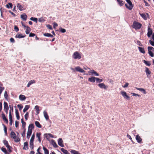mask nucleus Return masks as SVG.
<instances>
[{
	"label": "nucleus",
	"instance_id": "obj_1",
	"mask_svg": "<svg viewBox=\"0 0 154 154\" xmlns=\"http://www.w3.org/2000/svg\"><path fill=\"white\" fill-rule=\"evenodd\" d=\"M10 136L14 140L15 142H18L20 141V139L19 138L16 136L15 133L14 132L12 131L11 132Z\"/></svg>",
	"mask_w": 154,
	"mask_h": 154
},
{
	"label": "nucleus",
	"instance_id": "obj_2",
	"mask_svg": "<svg viewBox=\"0 0 154 154\" xmlns=\"http://www.w3.org/2000/svg\"><path fill=\"white\" fill-rule=\"evenodd\" d=\"M72 56L73 58L75 59H79L81 57V55L78 51L75 52L73 53Z\"/></svg>",
	"mask_w": 154,
	"mask_h": 154
},
{
	"label": "nucleus",
	"instance_id": "obj_3",
	"mask_svg": "<svg viewBox=\"0 0 154 154\" xmlns=\"http://www.w3.org/2000/svg\"><path fill=\"white\" fill-rule=\"evenodd\" d=\"M125 1L129 5H128L126 4H125V6L129 10H132L133 7V5L131 1L130 0H125Z\"/></svg>",
	"mask_w": 154,
	"mask_h": 154
},
{
	"label": "nucleus",
	"instance_id": "obj_4",
	"mask_svg": "<svg viewBox=\"0 0 154 154\" xmlns=\"http://www.w3.org/2000/svg\"><path fill=\"white\" fill-rule=\"evenodd\" d=\"M21 23H22V26H23L24 27V28L26 29V30L25 31V32H26V34H29L31 30V29L30 28V27H29V26H25L24 24L23 23V22H21Z\"/></svg>",
	"mask_w": 154,
	"mask_h": 154
},
{
	"label": "nucleus",
	"instance_id": "obj_5",
	"mask_svg": "<svg viewBox=\"0 0 154 154\" xmlns=\"http://www.w3.org/2000/svg\"><path fill=\"white\" fill-rule=\"evenodd\" d=\"M141 26V24L137 22H134L133 24V28L136 29H140Z\"/></svg>",
	"mask_w": 154,
	"mask_h": 154
},
{
	"label": "nucleus",
	"instance_id": "obj_6",
	"mask_svg": "<svg viewBox=\"0 0 154 154\" xmlns=\"http://www.w3.org/2000/svg\"><path fill=\"white\" fill-rule=\"evenodd\" d=\"M89 74L90 75H94V76H99V74L94 70H90L88 72Z\"/></svg>",
	"mask_w": 154,
	"mask_h": 154
},
{
	"label": "nucleus",
	"instance_id": "obj_7",
	"mask_svg": "<svg viewBox=\"0 0 154 154\" xmlns=\"http://www.w3.org/2000/svg\"><path fill=\"white\" fill-rule=\"evenodd\" d=\"M145 72L147 77L149 78L151 76L150 75L151 73V72L149 70L148 67H145Z\"/></svg>",
	"mask_w": 154,
	"mask_h": 154
},
{
	"label": "nucleus",
	"instance_id": "obj_8",
	"mask_svg": "<svg viewBox=\"0 0 154 154\" xmlns=\"http://www.w3.org/2000/svg\"><path fill=\"white\" fill-rule=\"evenodd\" d=\"M75 70L81 73L85 72V71L83 69L81 68L79 66H78L75 68Z\"/></svg>",
	"mask_w": 154,
	"mask_h": 154
},
{
	"label": "nucleus",
	"instance_id": "obj_9",
	"mask_svg": "<svg viewBox=\"0 0 154 154\" xmlns=\"http://www.w3.org/2000/svg\"><path fill=\"white\" fill-rule=\"evenodd\" d=\"M148 31L147 35L149 37L152 34V29L150 28L149 26H148Z\"/></svg>",
	"mask_w": 154,
	"mask_h": 154
},
{
	"label": "nucleus",
	"instance_id": "obj_10",
	"mask_svg": "<svg viewBox=\"0 0 154 154\" xmlns=\"http://www.w3.org/2000/svg\"><path fill=\"white\" fill-rule=\"evenodd\" d=\"M98 86L101 88H103L104 89H106L108 87L106 85L103 83H101L98 85Z\"/></svg>",
	"mask_w": 154,
	"mask_h": 154
},
{
	"label": "nucleus",
	"instance_id": "obj_11",
	"mask_svg": "<svg viewBox=\"0 0 154 154\" xmlns=\"http://www.w3.org/2000/svg\"><path fill=\"white\" fill-rule=\"evenodd\" d=\"M58 145L61 147H63L64 146L63 141L62 138H59L58 140Z\"/></svg>",
	"mask_w": 154,
	"mask_h": 154
},
{
	"label": "nucleus",
	"instance_id": "obj_12",
	"mask_svg": "<svg viewBox=\"0 0 154 154\" xmlns=\"http://www.w3.org/2000/svg\"><path fill=\"white\" fill-rule=\"evenodd\" d=\"M121 94L125 98L127 99H129V96L127 95V94L125 92L122 91L121 92Z\"/></svg>",
	"mask_w": 154,
	"mask_h": 154
},
{
	"label": "nucleus",
	"instance_id": "obj_13",
	"mask_svg": "<svg viewBox=\"0 0 154 154\" xmlns=\"http://www.w3.org/2000/svg\"><path fill=\"white\" fill-rule=\"evenodd\" d=\"M96 77L94 76H91L88 79V81L94 83L96 80Z\"/></svg>",
	"mask_w": 154,
	"mask_h": 154
},
{
	"label": "nucleus",
	"instance_id": "obj_14",
	"mask_svg": "<svg viewBox=\"0 0 154 154\" xmlns=\"http://www.w3.org/2000/svg\"><path fill=\"white\" fill-rule=\"evenodd\" d=\"M136 139L137 142L139 143H141L142 139L138 135H137L136 136Z\"/></svg>",
	"mask_w": 154,
	"mask_h": 154
},
{
	"label": "nucleus",
	"instance_id": "obj_15",
	"mask_svg": "<svg viewBox=\"0 0 154 154\" xmlns=\"http://www.w3.org/2000/svg\"><path fill=\"white\" fill-rule=\"evenodd\" d=\"M36 82V81L35 80H31L29 81L28 82L27 85V87L29 88L30 87V85L33 84L35 83Z\"/></svg>",
	"mask_w": 154,
	"mask_h": 154
},
{
	"label": "nucleus",
	"instance_id": "obj_16",
	"mask_svg": "<svg viewBox=\"0 0 154 154\" xmlns=\"http://www.w3.org/2000/svg\"><path fill=\"white\" fill-rule=\"evenodd\" d=\"M41 133H37L36 134V137L38 138V140L39 143L41 141Z\"/></svg>",
	"mask_w": 154,
	"mask_h": 154
},
{
	"label": "nucleus",
	"instance_id": "obj_17",
	"mask_svg": "<svg viewBox=\"0 0 154 154\" xmlns=\"http://www.w3.org/2000/svg\"><path fill=\"white\" fill-rule=\"evenodd\" d=\"M44 116L46 120H48L49 119V116L47 114V112L45 111H43Z\"/></svg>",
	"mask_w": 154,
	"mask_h": 154
},
{
	"label": "nucleus",
	"instance_id": "obj_18",
	"mask_svg": "<svg viewBox=\"0 0 154 154\" xmlns=\"http://www.w3.org/2000/svg\"><path fill=\"white\" fill-rule=\"evenodd\" d=\"M26 99V97L25 96L23 95L20 94L19 96V99L20 100H24Z\"/></svg>",
	"mask_w": 154,
	"mask_h": 154
},
{
	"label": "nucleus",
	"instance_id": "obj_19",
	"mask_svg": "<svg viewBox=\"0 0 154 154\" xmlns=\"http://www.w3.org/2000/svg\"><path fill=\"white\" fill-rule=\"evenodd\" d=\"M21 18L23 20L26 21L27 18V16L25 13H24L21 15Z\"/></svg>",
	"mask_w": 154,
	"mask_h": 154
},
{
	"label": "nucleus",
	"instance_id": "obj_20",
	"mask_svg": "<svg viewBox=\"0 0 154 154\" xmlns=\"http://www.w3.org/2000/svg\"><path fill=\"white\" fill-rule=\"evenodd\" d=\"M4 110H8L9 107L8 106L7 103L5 102H4Z\"/></svg>",
	"mask_w": 154,
	"mask_h": 154
},
{
	"label": "nucleus",
	"instance_id": "obj_21",
	"mask_svg": "<svg viewBox=\"0 0 154 154\" xmlns=\"http://www.w3.org/2000/svg\"><path fill=\"white\" fill-rule=\"evenodd\" d=\"M51 143L54 147L57 148L58 147V146L54 140H51Z\"/></svg>",
	"mask_w": 154,
	"mask_h": 154
},
{
	"label": "nucleus",
	"instance_id": "obj_22",
	"mask_svg": "<svg viewBox=\"0 0 154 154\" xmlns=\"http://www.w3.org/2000/svg\"><path fill=\"white\" fill-rule=\"evenodd\" d=\"M138 48L140 52L143 54L145 53V52L144 48L139 47Z\"/></svg>",
	"mask_w": 154,
	"mask_h": 154
},
{
	"label": "nucleus",
	"instance_id": "obj_23",
	"mask_svg": "<svg viewBox=\"0 0 154 154\" xmlns=\"http://www.w3.org/2000/svg\"><path fill=\"white\" fill-rule=\"evenodd\" d=\"M60 150L65 154H70L67 150L63 148H61Z\"/></svg>",
	"mask_w": 154,
	"mask_h": 154
},
{
	"label": "nucleus",
	"instance_id": "obj_24",
	"mask_svg": "<svg viewBox=\"0 0 154 154\" xmlns=\"http://www.w3.org/2000/svg\"><path fill=\"white\" fill-rule=\"evenodd\" d=\"M2 117L3 119L5 122L6 123H8V119L6 118L4 114L2 113Z\"/></svg>",
	"mask_w": 154,
	"mask_h": 154
},
{
	"label": "nucleus",
	"instance_id": "obj_25",
	"mask_svg": "<svg viewBox=\"0 0 154 154\" xmlns=\"http://www.w3.org/2000/svg\"><path fill=\"white\" fill-rule=\"evenodd\" d=\"M25 37V36H23L22 34H17L15 36L16 38H23Z\"/></svg>",
	"mask_w": 154,
	"mask_h": 154
},
{
	"label": "nucleus",
	"instance_id": "obj_26",
	"mask_svg": "<svg viewBox=\"0 0 154 154\" xmlns=\"http://www.w3.org/2000/svg\"><path fill=\"white\" fill-rule=\"evenodd\" d=\"M45 135H47L46 136H45V137L48 140L49 137H51V138H54V137L53 135H52L51 134H45Z\"/></svg>",
	"mask_w": 154,
	"mask_h": 154
},
{
	"label": "nucleus",
	"instance_id": "obj_27",
	"mask_svg": "<svg viewBox=\"0 0 154 154\" xmlns=\"http://www.w3.org/2000/svg\"><path fill=\"white\" fill-rule=\"evenodd\" d=\"M136 89L137 90L142 92L144 94H146V92L145 91V90L143 88H136Z\"/></svg>",
	"mask_w": 154,
	"mask_h": 154
},
{
	"label": "nucleus",
	"instance_id": "obj_28",
	"mask_svg": "<svg viewBox=\"0 0 154 154\" xmlns=\"http://www.w3.org/2000/svg\"><path fill=\"white\" fill-rule=\"evenodd\" d=\"M23 149L25 150H27L28 149V142H25L24 143Z\"/></svg>",
	"mask_w": 154,
	"mask_h": 154
},
{
	"label": "nucleus",
	"instance_id": "obj_29",
	"mask_svg": "<svg viewBox=\"0 0 154 154\" xmlns=\"http://www.w3.org/2000/svg\"><path fill=\"white\" fill-rule=\"evenodd\" d=\"M17 7L19 9L20 11H22L23 10V7H22L21 5L19 3H18L17 5Z\"/></svg>",
	"mask_w": 154,
	"mask_h": 154
},
{
	"label": "nucleus",
	"instance_id": "obj_30",
	"mask_svg": "<svg viewBox=\"0 0 154 154\" xmlns=\"http://www.w3.org/2000/svg\"><path fill=\"white\" fill-rule=\"evenodd\" d=\"M15 114L17 118V120H19L20 119V116L19 115V113L18 112V111L17 109H16L15 110Z\"/></svg>",
	"mask_w": 154,
	"mask_h": 154
},
{
	"label": "nucleus",
	"instance_id": "obj_31",
	"mask_svg": "<svg viewBox=\"0 0 154 154\" xmlns=\"http://www.w3.org/2000/svg\"><path fill=\"white\" fill-rule=\"evenodd\" d=\"M34 128V125L32 124H29L28 126V130L32 131V129Z\"/></svg>",
	"mask_w": 154,
	"mask_h": 154
},
{
	"label": "nucleus",
	"instance_id": "obj_32",
	"mask_svg": "<svg viewBox=\"0 0 154 154\" xmlns=\"http://www.w3.org/2000/svg\"><path fill=\"white\" fill-rule=\"evenodd\" d=\"M35 124L36 126L38 128H41L42 125L40 124L39 122L38 121L35 122Z\"/></svg>",
	"mask_w": 154,
	"mask_h": 154
},
{
	"label": "nucleus",
	"instance_id": "obj_33",
	"mask_svg": "<svg viewBox=\"0 0 154 154\" xmlns=\"http://www.w3.org/2000/svg\"><path fill=\"white\" fill-rule=\"evenodd\" d=\"M152 38L154 41V33H153L152 35ZM149 43L152 46H154V42L152 41L151 40H149Z\"/></svg>",
	"mask_w": 154,
	"mask_h": 154
},
{
	"label": "nucleus",
	"instance_id": "obj_34",
	"mask_svg": "<svg viewBox=\"0 0 154 154\" xmlns=\"http://www.w3.org/2000/svg\"><path fill=\"white\" fill-rule=\"evenodd\" d=\"M30 106L29 105H26L25 106L24 109H23V112H25L29 108Z\"/></svg>",
	"mask_w": 154,
	"mask_h": 154
},
{
	"label": "nucleus",
	"instance_id": "obj_35",
	"mask_svg": "<svg viewBox=\"0 0 154 154\" xmlns=\"http://www.w3.org/2000/svg\"><path fill=\"white\" fill-rule=\"evenodd\" d=\"M35 109L36 110L37 112V114H38L39 113V107L38 106L36 105L35 106Z\"/></svg>",
	"mask_w": 154,
	"mask_h": 154
},
{
	"label": "nucleus",
	"instance_id": "obj_36",
	"mask_svg": "<svg viewBox=\"0 0 154 154\" xmlns=\"http://www.w3.org/2000/svg\"><path fill=\"white\" fill-rule=\"evenodd\" d=\"M1 150L2 152H3L5 154H9V153L6 150V149L4 147H2L1 148Z\"/></svg>",
	"mask_w": 154,
	"mask_h": 154
},
{
	"label": "nucleus",
	"instance_id": "obj_37",
	"mask_svg": "<svg viewBox=\"0 0 154 154\" xmlns=\"http://www.w3.org/2000/svg\"><path fill=\"white\" fill-rule=\"evenodd\" d=\"M44 35L45 36L48 37H53V35L51 34L50 33H45L44 34Z\"/></svg>",
	"mask_w": 154,
	"mask_h": 154
},
{
	"label": "nucleus",
	"instance_id": "obj_38",
	"mask_svg": "<svg viewBox=\"0 0 154 154\" xmlns=\"http://www.w3.org/2000/svg\"><path fill=\"white\" fill-rule=\"evenodd\" d=\"M43 149L44 151L45 154H49L48 150L45 147L43 146Z\"/></svg>",
	"mask_w": 154,
	"mask_h": 154
},
{
	"label": "nucleus",
	"instance_id": "obj_39",
	"mask_svg": "<svg viewBox=\"0 0 154 154\" xmlns=\"http://www.w3.org/2000/svg\"><path fill=\"white\" fill-rule=\"evenodd\" d=\"M3 143L6 147H9V145L7 141L5 140H4L3 141Z\"/></svg>",
	"mask_w": 154,
	"mask_h": 154
},
{
	"label": "nucleus",
	"instance_id": "obj_40",
	"mask_svg": "<svg viewBox=\"0 0 154 154\" xmlns=\"http://www.w3.org/2000/svg\"><path fill=\"white\" fill-rule=\"evenodd\" d=\"M143 62L148 66H150L151 65L150 62L149 61H146L145 60H143Z\"/></svg>",
	"mask_w": 154,
	"mask_h": 154
},
{
	"label": "nucleus",
	"instance_id": "obj_41",
	"mask_svg": "<svg viewBox=\"0 0 154 154\" xmlns=\"http://www.w3.org/2000/svg\"><path fill=\"white\" fill-rule=\"evenodd\" d=\"M12 4L11 3H9L8 4L6 5V7L7 8H9L10 7L11 8H12Z\"/></svg>",
	"mask_w": 154,
	"mask_h": 154
},
{
	"label": "nucleus",
	"instance_id": "obj_42",
	"mask_svg": "<svg viewBox=\"0 0 154 154\" xmlns=\"http://www.w3.org/2000/svg\"><path fill=\"white\" fill-rule=\"evenodd\" d=\"M96 81L97 83L98 82H102L103 81V79L96 77Z\"/></svg>",
	"mask_w": 154,
	"mask_h": 154
},
{
	"label": "nucleus",
	"instance_id": "obj_43",
	"mask_svg": "<svg viewBox=\"0 0 154 154\" xmlns=\"http://www.w3.org/2000/svg\"><path fill=\"white\" fill-rule=\"evenodd\" d=\"M30 20L33 21L34 22H35L36 23H37V18H35L33 17H31L30 19Z\"/></svg>",
	"mask_w": 154,
	"mask_h": 154
},
{
	"label": "nucleus",
	"instance_id": "obj_44",
	"mask_svg": "<svg viewBox=\"0 0 154 154\" xmlns=\"http://www.w3.org/2000/svg\"><path fill=\"white\" fill-rule=\"evenodd\" d=\"M3 125L4 126L5 133V134L7 135V128L4 124H3Z\"/></svg>",
	"mask_w": 154,
	"mask_h": 154
},
{
	"label": "nucleus",
	"instance_id": "obj_45",
	"mask_svg": "<svg viewBox=\"0 0 154 154\" xmlns=\"http://www.w3.org/2000/svg\"><path fill=\"white\" fill-rule=\"evenodd\" d=\"M4 96L5 99H7L8 97V95L7 94V91H5V92L4 94Z\"/></svg>",
	"mask_w": 154,
	"mask_h": 154
},
{
	"label": "nucleus",
	"instance_id": "obj_46",
	"mask_svg": "<svg viewBox=\"0 0 154 154\" xmlns=\"http://www.w3.org/2000/svg\"><path fill=\"white\" fill-rule=\"evenodd\" d=\"M60 30L61 32L62 33H64L66 32V30L64 29H63L61 28H60Z\"/></svg>",
	"mask_w": 154,
	"mask_h": 154
},
{
	"label": "nucleus",
	"instance_id": "obj_47",
	"mask_svg": "<svg viewBox=\"0 0 154 154\" xmlns=\"http://www.w3.org/2000/svg\"><path fill=\"white\" fill-rule=\"evenodd\" d=\"M140 15L143 18L146 19V15L144 14H140Z\"/></svg>",
	"mask_w": 154,
	"mask_h": 154
},
{
	"label": "nucleus",
	"instance_id": "obj_48",
	"mask_svg": "<svg viewBox=\"0 0 154 154\" xmlns=\"http://www.w3.org/2000/svg\"><path fill=\"white\" fill-rule=\"evenodd\" d=\"M35 136L34 134H33L31 137L30 140V141H34V139L35 138Z\"/></svg>",
	"mask_w": 154,
	"mask_h": 154
},
{
	"label": "nucleus",
	"instance_id": "obj_49",
	"mask_svg": "<svg viewBox=\"0 0 154 154\" xmlns=\"http://www.w3.org/2000/svg\"><path fill=\"white\" fill-rule=\"evenodd\" d=\"M120 6H122L124 4V2H123L122 1H119L118 2Z\"/></svg>",
	"mask_w": 154,
	"mask_h": 154
},
{
	"label": "nucleus",
	"instance_id": "obj_50",
	"mask_svg": "<svg viewBox=\"0 0 154 154\" xmlns=\"http://www.w3.org/2000/svg\"><path fill=\"white\" fill-rule=\"evenodd\" d=\"M29 113L27 112L24 116L25 119L26 120H27L28 117Z\"/></svg>",
	"mask_w": 154,
	"mask_h": 154
},
{
	"label": "nucleus",
	"instance_id": "obj_51",
	"mask_svg": "<svg viewBox=\"0 0 154 154\" xmlns=\"http://www.w3.org/2000/svg\"><path fill=\"white\" fill-rule=\"evenodd\" d=\"M22 128L23 129H26L25 126L26 125V123L25 122H23V123H22Z\"/></svg>",
	"mask_w": 154,
	"mask_h": 154
},
{
	"label": "nucleus",
	"instance_id": "obj_52",
	"mask_svg": "<svg viewBox=\"0 0 154 154\" xmlns=\"http://www.w3.org/2000/svg\"><path fill=\"white\" fill-rule=\"evenodd\" d=\"M148 53L151 57H153L154 56V54L152 51H148Z\"/></svg>",
	"mask_w": 154,
	"mask_h": 154
},
{
	"label": "nucleus",
	"instance_id": "obj_53",
	"mask_svg": "<svg viewBox=\"0 0 154 154\" xmlns=\"http://www.w3.org/2000/svg\"><path fill=\"white\" fill-rule=\"evenodd\" d=\"M23 130L24 131L22 134V135L23 137H25L26 135V129H24Z\"/></svg>",
	"mask_w": 154,
	"mask_h": 154
},
{
	"label": "nucleus",
	"instance_id": "obj_54",
	"mask_svg": "<svg viewBox=\"0 0 154 154\" xmlns=\"http://www.w3.org/2000/svg\"><path fill=\"white\" fill-rule=\"evenodd\" d=\"M9 119L10 121V125H12V117H9Z\"/></svg>",
	"mask_w": 154,
	"mask_h": 154
},
{
	"label": "nucleus",
	"instance_id": "obj_55",
	"mask_svg": "<svg viewBox=\"0 0 154 154\" xmlns=\"http://www.w3.org/2000/svg\"><path fill=\"white\" fill-rule=\"evenodd\" d=\"M32 131L30 130H28L27 132V135H30L31 134Z\"/></svg>",
	"mask_w": 154,
	"mask_h": 154
},
{
	"label": "nucleus",
	"instance_id": "obj_56",
	"mask_svg": "<svg viewBox=\"0 0 154 154\" xmlns=\"http://www.w3.org/2000/svg\"><path fill=\"white\" fill-rule=\"evenodd\" d=\"M45 20L42 18H40L38 19V21L40 22H43L45 21Z\"/></svg>",
	"mask_w": 154,
	"mask_h": 154
},
{
	"label": "nucleus",
	"instance_id": "obj_57",
	"mask_svg": "<svg viewBox=\"0 0 154 154\" xmlns=\"http://www.w3.org/2000/svg\"><path fill=\"white\" fill-rule=\"evenodd\" d=\"M4 87H0V95H1L3 91L4 90Z\"/></svg>",
	"mask_w": 154,
	"mask_h": 154
},
{
	"label": "nucleus",
	"instance_id": "obj_58",
	"mask_svg": "<svg viewBox=\"0 0 154 154\" xmlns=\"http://www.w3.org/2000/svg\"><path fill=\"white\" fill-rule=\"evenodd\" d=\"M17 106L19 108V109L20 110H21L23 107V106H21L20 104H18Z\"/></svg>",
	"mask_w": 154,
	"mask_h": 154
},
{
	"label": "nucleus",
	"instance_id": "obj_59",
	"mask_svg": "<svg viewBox=\"0 0 154 154\" xmlns=\"http://www.w3.org/2000/svg\"><path fill=\"white\" fill-rule=\"evenodd\" d=\"M14 29L17 32H18L19 30L18 28L16 26H14Z\"/></svg>",
	"mask_w": 154,
	"mask_h": 154
},
{
	"label": "nucleus",
	"instance_id": "obj_60",
	"mask_svg": "<svg viewBox=\"0 0 154 154\" xmlns=\"http://www.w3.org/2000/svg\"><path fill=\"white\" fill-rule=\"evenodd\" d=\"M131 94L133 96H138L140 97V95L139 94H136L134 93H131Z\"/></svg>",
	"mask_w": 154,
	"mask_h": 154
},
{
	"label": "nucleus",
	"instance_id": "obj_61",
	"mask_svg": "<svg viewBox=\"0 0 154 154\" xmlns=\"http://www.w3.org/2000/svg\"><path fill=\"white\" fill-rule=\"evenodd\" d=\"M10 41L11 42L14 43L15 42V40H14V38H10Z\"/></svg>",
	"mask_w": 154,
	"mask_h": 154
},
{
	"label": "nucleus",
	"instance_id": "obj_62",
	"mask_svg": "<svg viewBox=\"0 0 154 154\" xmlns=\"http://www.w3.org/2000/svg\"><path fill=\"white\" fill-rule=\"evenodd\" d=\"M58 26V24L57 23L55 22L53 23V27L54 28H55L56 27Z\"/></svg>",
	"mask_w": 154,
	"mask_h": 154
},
{
	"label": "nucleus",
	"instance_id": "obj_63",
	"mask_svg": "<svg viewBox=\"0 0 154 154\" xmlns=\"http://www.w3.org/2000/svg\"><path fill=\"white\" fill-rule=\"evenodd\" d=\"M35 36V34L32 33H30L29 35V37H34Z\"/></svg>",
	"mask_w": 154,
	"mask_h": 154
},
{
	"label": "nucleus",
	"instance_id": "obj_64",
	"mask_svg": "<svg viewBox=\"0 0 154 154\" xmlns=\"http://www.w3.org/2000/svg\"><path fill=\"white\" fill-rule=\"evenodd\" d=\"M137 44L139 45L140 46H142V45L141 43V42L139 41V40L137 41Z\"/></svg>",
	"mask_w": 154,
	"mask_h": 154
}]
</instances>
